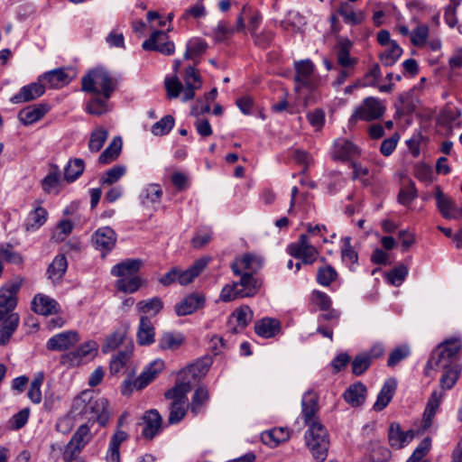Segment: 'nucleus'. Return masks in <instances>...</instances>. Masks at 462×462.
Here are the masks:
<instances>
[{"mask_svg": "<svg viewBox=\"0 0 462 462\" xmlns=\"http://www.w3.org/2000/svg\"><path fill=\"white\" fill-rule=\"evenodd\" d=\"M209 400V393L206 386H199L192 396L190 403V411L193 414L197 415L202 411L203 406Z\"/></svg>", "mask_w": 462, "mask_h": 462, "instance_id": "obj_44", "label": "nucleus"}, {"mask_svg": "<svg viewBox=\"0 0 462 462\" xmlns=\"http://www.w3.org/2000/svg\"><path fill=\"white\" fill-rule=\"evenodd\" d=\"M108 402L103 397H92L83 393L73 402V410L88 420H98L102 425L108 419Z\"/></svg>", "mask_w": 462, "mask_h": 462, "instance_id": "obj_1", "label": "nucleus"}, {"mask_svg": "<svg viewBox=\"0 0 462 462\" xmlns=\"http://www.w3.org/2000/svg\"><path fill=\"white\" fill-rule=\"evenodd\" d=\"M122 149V140L120 137H115L105 151L99 155L98 162L102 164H107L115 161L120 154Z\"/></svg>", "mask_w": 462, "mask_h": 462, "instance_id": "obj_43", "label": "nucleus"}, {"mask_svg": "<svg viewBox=\"0 0 462 462\" xmlns=\"http://www.w3.org/2000/svg\"><path fill=\"white\" fill-rule=\"evenodd\" d=\"M143 265L141 259H126L111 269V274L116 277L134 276Z\"/></svg>", "mask_w": 462, "mask_h": 462, "instance_id": "obj_28", "label": "nucleus"}, {"mask_svg": "<svg viewBox=\"0 0 462 462\" xmlns=\"http://www.w3.org/2000/svg\"><path fill=\"white\" fill-rule=\"evenodd\" d=\"M371 365V357L368 354L357 355L352 362V372L356 375H361Z\"/></svg>", "mask_w": 462, "mask_h": 462, "instance_id": "obj_60", "label": "nucleus"}, {"mask_svg": "<svg viewBox=\"0 0 462 462\" xmlns=\"http://www.w3.org/2000/svg\"><path fill=\"white\" fill-rule=\"evenodd\" d=\"M78 341V333L69 330L51 337L47 342V348L52 351H63L73 346Z\"/></svg>", "mask_w": 462, "mask_h": 462, "instance_id": "obj_17", "label": "nucleus"}, {"mask_svg": "<svg viewBox=\"0 0 462 462\" xmlns=\"http://www.w3.org/2000/svg\"><path fill=\"white\" fill-rule=\"evenodd\" d=\"M302 413L306 424L310 425L315 420V414L318 411V397L313 392H307L301 402Z\"/></svg>", "mask_w": 462, "mask_h": 462, "instance_id": "obj_35", "label": "nucleus"}, {"mask_svg": "<svg viewBox=\"0 0 462 462\" xmlns=\"http://www.w3.org/2000/svg\"><path fill=\"white\" fill-rule=\"evenodd\" d=\"M360 151L352 142L345 139H338L334 143L332 158L339 161H348L359 155Z\"/></svg>", "mask_w": 462, "mask_h": 462, "instance_id": "obj_23", "label": "nucleus"}, {"mask_svg": "<svg viewBox=\"0 0 462 462\" xmlns=\"http://www.w3.org/2000/svg\"><path fill=\"white\" fill-rule=\"evenodd\" d=\"M116 234L111 227L103 226L93 234L91 241L95 248L105 257L116 246Z\"/></svg>", "mask_w": 462, "mask_h": 462, "instance_id": "obj_11", "label": "nucleus"}, {"mask_svg": "<svg viewBox=\"0 0 462 462\" xmlns=\"http://www.w3.org/2000/svg\"><path fill=\"white\" fill-rule=\"evenodd\" d=\"M167 97L170 99L177 98L180 92H183V85L177 76L172 78H166L164 81Z\"/></svg>", "mask_w": 462, "mask_h": 462, "instance_id": "obj_62", "label": "nucleus"}, {"mask_svg": "<svg viewBox=\"0 0 462 462\" xmlns=\"http://www.w3.org/2000/svg\"><path fill=\"white\" fill-rule=\"evenodd\" d=\"M132 356V346H125L120 350L118 354L113 357L110 362V372L117 374L126 365Z\"/></svg>", "mask_w": 462, "mask_h": 462, "instance_id": "obj_50", "label": "nucleus"}, {"mask_svg": "<svg viewBox=\"0 0 462 462\" xmlns=\"http://www.w3.org/2000/svg\"><path fill=\"white\" fill-rule=\"evenodd\" d=\"M48 217L47 210L38 206L31 211L26 218L24 226L26 231H34L44 225Z\"/></svg>", "mask_w": 462, "mask_h": 462, "instance_id": "obj_38", "label": "nucleus"}, {"mask_svg": "<svg viewBox=\"0 0 462 462\" xmlns=\"http://www.w3.org/2000/svg\"><path fill=\"white\" fill-rule=\"evenodd\" d=\"M73 77L74 73L71 69L59 68L44 73L40 78V81L44 84V87L60 88L69 84Z\"/></svg>", "mask_w": 462, "mask_h": 462, "instance_id": "obj_12", "label": "nucleus"}, {"mask_svg": "<svg viewBox=\"0 0 462 462\" xmlns=\"http://www.w3.org/2000/svg\"><path fill=\"white\" fill-rule=\"evenodd\" d=\"M125 337V331L116 330L115 332H113L112 334L106 337L102 346V351L104 353H108L116 349L123 342Z\"/></svg>", "mask_w": 462, "mask_h": 462, "instance_id": "obj_59", "label": "nucleus"}, {"mask_svg": "<svg viewBox=\"0 0 462 462\" xmlns=\"http://www.w3.org/2000/svg\"><path fill=\"white\" fill-rule=\"evenodd\" d=\"M209 258H200L197 260L194 264L185 271L179 269L178 282L180 285H187L190 283L209 263Z\"/></svg>", "mask_w": 462, "mask_h": 462, "instance_id": "obj_32", "label": "nucleus"}, {"mask_svg": "<svg viewBox=\"0 0 462 462\" xmlns=\"http://www.w3.org/2000/svg\"><path fill=\"white\" fill-rule=\"evenodd\" d=\"M236 319V327L233 328V333L244 329L253 319V311L248 306H243L237 309L233 314Z\"/></svg>", "mask_w": 462, "mask_h": 462, "instance_id": "obj_51", "label": "nucleus"}, {"mask_svg": "<svg viewBox=\"0 0 462 462\" xmlns=\"http://www.w3.org/2000/svg\"><path fill=\"white\" fill-rule=\"evenodd\" d=\"M72 229L73 224L70 220H61L57 225L56 229L51 236V239L57 243L61 242L66 238V236H68L72 232Z\"/></svg>", "mask_w": 462, "mask_h": 462, "instance_id": "obj_64", "label": "nucleus"}, {"mask_svg": "<svg viewBox=\"0 0 462 462\" xmlns=\"http://www.w3.org/2000/svg\"><path fill=\"white\" fill-rule=\"evenodd\" d=\"M85 163L82 159L69 160L64 170V177L68 181H74L84 171Z\"/></svg>", "mask_w": 462, "mask_h": 462, "instance_id": "obj_46", "label": "nucleus"}, {"mask_svg": "<svg viewBox=\"0 0 462 462\" xmlns=\"http://www.w3.org/2000/svg\"><path fill=\"white\" fill-rule=\"evenodd\" d=\"M402 54V49L396 42H393V43H391L390 46H387L380 54V60L384 66H393L399 60Z\"/></svg>", "mask_w": 462, "mask_h": 462, "instance_id": "obj_45", "label": "nucleus"}, {"mask_svg": "<svg viewBox=\"0 0 462 462\" xmlns=\"http://www.w3.org/2000/svg\"><path fill=\"white\" fill-rule=\"evenodd\" d=\"M163 308V302L161 298L154 297L150 300H141L137 303V309L140 312L145 314L157 315Z\"/></svg>", "mask_w": 462, "mask_h": 462, "instance_id": "obj_49", "label": "nucleus"}, {"mask_svg": "<svg viewBox=\"0 0 462 462\" xmlns=\"http://www.w3.org/2000/svg\"><path fill=\"white\" fill-rule=\"evenodd\" d=\"M368 456L372 462H386L391 457V451L379 442H372L369 447Z\"/></svg>", "mask_w": 462, "mask_h": 462, "instance_id": "obj_48", "label": "nucleus"}, {"mask_svg": "<svg viewBox=\"0 0 462 462\" xmlns=\"http://www.w3.org/2000/svg\"><path fill=\"white\" fill-rule=\"evenodd\" d=\"M142 47L145 51H155L164 55H171L175 51L174 43L169 41L168 33L163 31L153 32Z\"/></svg>", "mask_w": 462, "mask_h": 462, "instance_id": "obj_10", "label": "nucleus"}, {"mask_svg": "<svg viewBox=\"0 0 462 462\" xmlns=\"http://www.w3.org/2000/svg\"><path fill=\"white\" fill-rule=\"evenodd\" d=\"M116 86V78L103 69H92L81 79V89L84 92L101 94L106 99L110 98Z\"/></svg>", "mask_w": 462, "mask_h": 462, "instance_id": "obj_3", "label": "nucleus"}, {"mask_svg": "<svg viewBox=\"0 0 462 462\" xmlns=\"http://www.w3.org/2000/svg\"><path fill=\"white\" fill-rule=\"evenodd\" d=\"M296 75L294 78L295 91L300 92L302 88L313 89L315 88L314 64L310 60L296 61L294 64Z\"/></svg>", "mask_w": 462, "mask_h": 462, "instance_id": "obj_8", "label": "nucleus"}, {"mask_svg": "<svg viewBox=\"0 0 462 462\" xmlns=\"http://www.w3.org/2000/svg\"><path fill=\"white\" fill-rule=\"evenodd\" d=\"M185 337L179 332H164L158 340L159 347L162 350H176L184 342Z\"/></svg>", "mask_w": 462, "mask_h": 462, "instance_id": "obj_41", "label": "nucleus"}, {"mask_svg": "<svg viewBox=\"0 0 462 462\" xmlns=\"http://www.w3.org/2000/svg\"><path fill=\"white\" fill-rule=\"evenodd\" d=\"M287 252L305 264H312L319 256V251L310 242L308 235L301 234L299 240L288 245Z\"/></svg>", "mask_w": 462, "mask_h": 462, "instance_id": "obj_5", "label": "nucleus"}, {"mask_svg": "<svg viewBox=\"0 0 462 462\" xmlns=\"http://www.w3.org/2000/svg\"><path fill=\"white\" fill-rule=\"evenodd\" d=\"M50 110L48 104L32 105L23 108L18 118L24 125H30L42 119Z\"/></svg>", "mask_w": 462, "mask_h": 462, "instance_id": "obj_21", "label": "nucleus"}, {"mask_svg": "<svg viewBox=\"0 0 462 462\" xmlns=\"http://www.w3.org/2000/svg\"><path fill=\"white\" fill-rule=\"evenodd\" d=\"M353 43L346 38L337 40L336 45L337 63L341 69L354 71L357 60L350 55Z\"/></svg>", "mask_w": 462, "mask_h": 462, "instance_id": "obj_13", "label": "nucleus"}, {"mask_svg": "<svg viewBox=\"0 0 462 462\" xmlns=\"http://www.w3.org/2000/svg\"><path fill=\"white\" fill-rule=\"evenodd\" d=\"M434 198L436 199V206L444 218L457 219L456 212L458 210V208L454 199L444 194L439 186L435 188Z\"/></svg>", "mask_w": 462, "mask_h": 462, "instance_id": "obj_14", "label": "nucleus"}, {"mask_svg": "<svg viewBox=\"0 0 462 462\" xmlns=\"http://www.w3.org/2000/svg\"><path fill=\"white\" fill-rule=\"evenodd\" d=\"M240 281L235 282L237 288H240V291H236L239 294V298L252 297L257 293L262 283L261 282L254 277V274L250 273H245L240 275Z\"/></svg>", "mask_w": 462, "mask_h": 462, "instance_id": "obj_24", "label": "nucleus"}, {"mask_svg": "<svg viewBox=\"0 0 462 462\" xmlns=\"http://www.w3.org/2000/svg\"><path fill=\"white\" fill-rule=\"evenodd\" d=\"M461 347L462 341L457 337L448 338L439 344L427 362L425 374L430 376V371L437 367H446L453 364H458L457 356Z\"/></svg>", "mask_w": 462, "mask_h": 462, "instance_id": "obj_2", "label": "nucleus"}, {"mask_svg": "<svg viewBox=\"0 0 462 462\" xmlns=\"http://www.w3.org/2000/svg\"><path fill=\"white\" fill-rule=\"evenodd\" d=\"M437 369H442L443 373L439 379V384L443 391L450 390L457 383L460 372L461 366L459 364H453L446 367H437Z\"/></svg>", "mask_w": 462, "mask_h": 462, "instance_id": "obj_34", "label": "nucleus"}, {"mask_svg": "<svg viewBox=\"0 0 462 462\" xmlns=\"http://www.w3.org/2000/svg\"><path fill=\"white\" fill-rule=\"evenodd\" d=\"M108 133L104 128H97L92 132L88 142V148L91 152H98L107 139Z\"/></svg>", "mask_w": 462, "mask_h": 462, "instance_id": "obj_56", "label": "nucleus"}, {"mask_svg": "<svg viewBox=\"0 0 462 462\" xmlns=\"http://www.w3.org/2000/svg\"><path fill=\"white\" fill-rule=\"evenodd\" d=\"M289 439V431L283 428L273 429L262 435V439L265 444L277 446L279 443Z\"/></svg>", "mask_w": 462, "mask_h": 462, "instance_id": "obj_47", "label": "nucleus"}, {"mask_svg": "<svg viewBox=\"0 0 462 462\" xmlns=\"http://www.w3.org/2000/svg\"><path fill=\"white\" fill-rule=\"evenodd\" d=\"M262 266V259L254 254H245L243 257L236 259L231 264V269L236 275H240L245 273L254 274Z\"/></svg>", "mask_w": 462, "mask_h": 462, "instance_id": "obj_16", "label": "nucleus"}, {"mask_svg": "<svg viewBox=\"0 0 462 462\" xmlns=\"http://www.w3.org/2000/svg\"><path fill=\"white\" fill-rule=\"evenodd\" d=\"M385 106L378 98L369 97L364 99L349 121L350 123L356 122L357 120L373 121L383 116Z\"/></svg>", "mask_w": 462, "mask_h": 462, "instance_id": "obj_6", "label": "nucleus"}, {"mask_svg": "<svg viewBox=\"0 0 462 462\" xmlns=\"http://www.w3.org/2000/svg\"><path fill=\"white\" fill-rule=\"evenodd\" d=\"M18 324L19 316L16 313H11L4 319L0 326V345L4 346L8 343Z\"/></svg>", "mask_w": 462, "mask_h": 462, "instance_id": "obj_40", "label": "nucleus"}, {"mask_svg": "<svg viewBox=\"0 0 462 462\" xmlns=\"http://www.w3.org/2000/svg\"><path fill=\"white\" fill-rule=\"evenodd\" d=\"M189 408L188 402H171L170 406V415L168 422L170 424H176L180 422L187 413Z\"/></svg>", "mask_w": 462, "mask_h": 462, "instance_id": "obj_54", "label": "nucleus"}, {"mask_svg": "<svg viewBox=\"0 0 462 462\" xmlns=\"http://www.w3.org/2000/svg\"><path fill=\"white\" fill-rule=\"evenodd\" d=\"M443 396L444 393L442 392H432L423 413L422 427L424 430L431 426L433 418L439 410Z\"/></svg>", "mask_w": 462, "mask_h": 462, "instance_id": "obj_29", "label": "nucleus"}, {"mask_svg": "<svg viewBox=\"0 0 462 462\" xmlns=\"http://www.w3.org/2000/svg\"><path fill=\"white\" fill-rule=\"evenodd\" d=\"M209 366L210 361L208 358L199 360L196 363L183 369L180 373V375L183 379L196 381L206 375Z\"/></svg>", "mask_w": 462, "mask_h": 462, "instance_id": "obj_31", "label": "nucleus"}, {"mask_svg": "<svg viewBox=\"0 0 462 462\" xmlns=\"http://www.w3.org/2000/svg\"><path fill=\"white\" fill-rule=\"evenodd\" d=\"M185 88L183 89L182 100L187 102L195 97V90L202 86L200 75L193 66H189L184 75Z\"/></svg>", "mask_w": 462, "mask_h": 462, "instance_id": "obj_18", "label": "nucleus"}, {"mask_svg": "<svg viewBox=\"0 0 462 462\" xmlns=\"http://www.w3.org/2000/svg\"><path fill=\"white\" fill-rule=\"evenodd\" d=\"M192 389L190 380L177 379L175 385L164 393L167 400H172L173 402H188L187 393Z\"/></svg>", "mask_w": 462, "mask_h": 462, "instance_id": "obj_25", "label": "nucleus"}, {"mask_svg": "<svg viewBox=\"0 0 462 462\" xmlns=\"http://www.w3.org/2000/svg\"><path fill=\"white\" fill-rule=\"evenodd\" d=\"M143 429L142 435L146 439H152L162 430V419L157 410L152 409L143 416Z\"/></svg>", "mask_w": 462, "mask_h": 462, "instance_id": "obj_15", "label": "nucleus"}, {"mask_svg": "<svg viewBox=\"0 0 462 462\" xmlns=\"http://www.w3.org/2000/svg\"><path fill=\"white\" fill-rule=\"evenodd\" d=\"M366 387L362 383L350 385L344 393L345 401L352 407H358L365 401Z\"/></svg>", "mask_w": 462, "mask_h": 462, "instance_id": "obj_36", "label": "nucleus"}, {"mask_svg": "<svg viewBox=\"0 0 462 462\" xmlns=\"http://www.w3.org/2000/svg\"><path fill=\"white\" fill-rule=\"evenodd\" d=\"M162 196V189L159 184L147 185L140 194V200L143 207L158 204Z\"/></svg>", "mask_w": 462, "mask_h": 462, "instance_id": "obj_39", "label": "nucleus"}, {"mask_svg": "<svg viewBox=\"0 0 462 462\" xmlns=\"http://www.w3.org/2000/svg\"><path fill=\"white\" fill-rule=\"evenodd\" d=\"M337 13L342 16L347 24H360L365 20V14L362 11H355L354 7L347 2H343L337 8Z\"/></svg>", "mask_w": 462, "mask_h": 462, "instance_id": "obj_37", "label": "nucleus"}, {"mask_svg": "<svg viewBox=\"0 0 462 462\" xmlns=\"http://www.w3.org/2000/svg\"><path fill=\"white\" fill-rule=\"evenodd\" d=\"M396 387L397 382L394 378H389L385 381L374 404V411H383L389 404L395 393Z\"/></svg>", "mask_w": 462, "mask_h": 462, "instance_id": "obj_30", "label": "nucleus"}, {"mask_svg": "<svg viewBox=\"0 0 462 462\" xmlns=\"http://www.w3.org/2000/svg\"><path fill=\"white\" fill-rule=\"evenodd\" d=\"M107 100L105 97H94L87 105V112L90 115L101 116L107 111Z\"/></svg>", "mask_w": 462, "mask_h": 462, "instance_id": "obj_57", "label": "nucleus"}, {"mask_svg": "<svg viewBox=\"0 0 462 462\" xmlns=\"http://www.w3.org/2000/svg\"><path fill=\"white\" fill-rule=\"evenodd\" d=\"M44 92V84L39 80L38 82H33L23 87L20 91L11 98V102L14 104L30 102L42 96Z\"/></svg>", "mask_w": 462, "mask_h": 462, "instance_id": "obj_20", "label": "nucleus"}, {"mask_svg": "<svg viewBox=\"0 0 462 462\" xmlns=\"http://www.w3.org/2000/svg\"><path fill=\"white\" fill-rule=\"evenodd\" d=\"M281 330V323L273 318H263L254 324L255 333L262 337L271 338L276 336Z\"/></svg>", "mask_w": 462, "mask_h": 462, "instance_id": "obj_27", "label": "nucleus"}, {"mask_svg": "<svg viewBox=\"0 0 462 462\" xmlns=\"http://www.w3.org/2000/svg\"><path fill=\"white\" fill-rule=\"evenodd\" d=\"M92 435L89 427L87 424L79 426L71 439L66 445L63 458L66 461L74 459L90 441Z\"/></svg>", "mask_w": 462, "mask_h": 462, "instance_id": "obj_7", "label": "nucleus"}, {"mask_svg": "<svg viewBox=\"0 0 462 462\" xmlns=\"http://www.w3.org/2000/svg\"><path fill=\"white\" fill-rule=\"evenodd\" d=\"M20 287L21 282H11L0 288V321L15 308Z\"/></svg>", "mask_w": 462, "mask_h": 462, "instance_id": "obj_9", "label": "nucleus"}, {"mask_svg": "<svg viewBox=\"0 0 462 462\" xmlns=\"http://www.w3.org/2000/svg\"><path fill=\"white\" fill-rule=\"evenodd\" d=\"M413 437L412 430L402 431L399 423H392L389 427L388 439L392 448L400 449L411 442Z\"/></svg>", "mask_w": 462, "mask_h": 462, "instance_id": "obj_22", "label": "nucleus"}, {"mask_svg": "<svg viewBox=\"0 0 462 462\" xmlns=\"http://www.w3.org/2000/svg\"><path fill=\"white\" fill-rule=\"evenodd\" d=\"M174 126V118L165 116L152 126V133L156 136L167 134Z\"/></svg>", "mask_w": 462, "mask_h": 462, "instance_id": "obj_58", "label": "nucleus"}, {"mask_svg": "<svg viewBox=\"0 0 462 462\" xmlns=\"http://www.w3.org/2000/svg\"><path fill=\"white\" fill-rule=\"evenodd\" d=\"M141 282V279L135 275L124 277L116 281V287L120 291L133 293L140 288Z\"/></svg>", "mask_w": 462, "mask_h": 462, "instance_id": "obj_53", "label": "nucleus"}, {"mask_svg": "<svg viewBox=\"0 0 462 462\" xmlns=\"http://www.w3.org/2000/svg\"><path fill=\"white\" fill-rule=\"evenodd\" d=\"M208 48L206 42L200 39L190 40L187 43V49L184 54V58L187 60L195 59L202 55Z\"/></svg>", "mask_w": 462, "mask_h": 462, "instance_id": "obj_52", "label": "nucleus"}, {"mask_svg": "<svg viewBox=\"0 0 462 462\" xmlns=\"http://www.w3.org/2000/svg\"><path fill=\"white\" fill-rule=\"evenodd\" d=\"M68 268V262L63 254L57 255L49 265L47 273L49 278L54 282L60 281Z\"/></svg>", "mask_w": 462, "mask_h": 462, "instance_id": "obj_42", "label": "nucleus"}, {"mask_svg": "<svg viewBox=\"0 0 462 462\" xmlns=\"http://www.w3.org/2000/svg\"><path fill=\"white\" fill-rule=\"evenodd\" d=\"M431 447V439L427 437L415 448L407 462H422L423 457L428 454Z\"/></svg>", "mask_w": 462, "mask_h": 462, "instance_id": "obj_63", "label": "nucleus"}, {"mask_svg": "<svg viewBox=\"0 0 462 462\" xmlns=\"http://www.w3.org/2000/svg\"><path fill=\"white\" fill-rule=\"evenodd\" d=\"M32 309L35 313L48 316L60 312V304L51 297L44 294H37L32 301Z\"/></svg>", "mask_w": 462, "mask_h": 462, "instance_id": "obj_19", "label": "nucleus"}, {"mask_svg": "<svg viewBox=\"0 0 462 462\" xmlns=\"http://www.w3.org/2000/svg\"><path fill=\"white\" fill-rule=\"evenodd\" d=\"M309 426L305 433L306 444L316 459L324 461L329 446L328 431L319 421H312Z\"/></svg>", "mask_w": 462, "mask_h": 462, "instance_id": "obj_4", "label": "nucleus"}, {"mask_svg": "<svg viewBox=\"0 0 462 462\" xmlns=\"http://www.w3.org/2000/svg\"><path fill=\"white\" fill-rule=\"evenodd\" d=\"M205 298L199 294H190L175 305L178 316H186L193 313L204 305Z\"/></svg>", "mask_w": 462, "mask_h": 462, "instance_id": "obj_26", "label": "nucleus"}, {"mask_svg": "<svg viewBox=\"0 0 462 462\" xmlns=\"http://www.w3.org/2000/svg\"><path fill=\"white\" fill-rule=\"evenodd\" d=\"M154 327L147 316H142L137 331V342L141 346H148L154 342Z\"/></svg>", "mask_w": 462, "mask_h": 462, "instance_id": "obj_33", "label": "nucleus"}, {"mask_svg": "<svg viewBox=\"0 0 462 462\" xmlns=\"http://www.w3.org/2000/svg\"><path fill=\"white\" fill-rule=\"evenodd\" d=\"M411 354L410 347L408 346H400L394 348L389 355L387 365L393 367L402 360L406 359Z\"/></svg>", "mask_w": 462, "mask_h": 462, "instance_id": "obj_61", "label": "nucleus"}, {"mask_svg": "<svg viewBox=\"0 0 462 462\" xmlns=\"http://www.w3.org/2000/svg\"><path fill=\"white\" fill-rule=\"evenodd\" d=\"M337 278V273L331 265L319 267L317 272V282L323 286H329Z\"/></svg>", "mask_w": 462, "mask_h": 462, "instance_id": "obj_55", "label": "nucleus"}]
</instances>
